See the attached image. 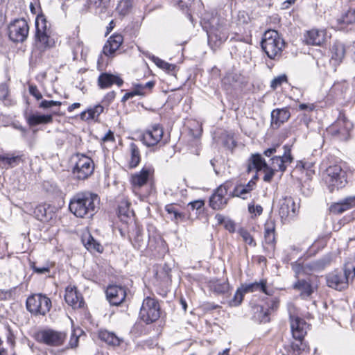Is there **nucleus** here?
Returning <instances> with one entry per match:
<instances>
[{
  "label": "nucleus",
  "instance_id": "aec40b11",
  "mask_svg": "<svg viewBox=\"0 0 355 355\" xmlns=\"http://www.w3.org/2000/svg\"><path fill=\"white\" fill-rule=\"evenodd\" d=\"M304 40L306 44L322 46L326 41L324 30L311 29L304 33Z\"/></svg>",
  "mask_w": 355,
  "mask_h": 355
},
{
  "label": "nucleus",
  "instance_id": "79ce46f5",
  "mask_svg": "<svg viewBox=\"0 0 355 355\" xmlns=\"http://www.w3.org/2000/svg\"><path fill=\"white\" fill-rule=\"evenodd\" d=\"M338 22L343 24H351L355 22V10L349 9L338 19Z\"/></svg>",
  "mask_w": 355,
  "mask_h": 355
},
{
  "label": "nucleus",
  "instance_id": "c756f323",
  "mask_svg": "<svg viewBox=\"0 0 355 355\" xmlns=\"http://www.w3.org/2000/svg\"><path fill=\"white\" fill-rule=\"evenodd\" d=\"M293 288L300 291V295L303 297H309L313 293L314 287L310 279H299L295 283Z\"/></svg>",
  "mask_w": 355,
  "mask_h": 355
},
{
  "label": "nucleus",
  "instance_id": "680f3d73",
  "mask_svg": "<svg viewBox=\"0 0 355 355\" xmlns=\"http://www.w3.org/2000/svg\"><path fill=\"white\" fill-rule=\"evenodd\" d=\"M238 21L241 24H248L250 21L248 13L245 11H239L238 13Z\"/></svg>",
  "mask_w": 355,
  "mask_h": 355
},
{
  "label": "nucleus",
  "instance_id": "bb28decb",
  "mask_svg": "<svg viewBox=\"0 0 355 355\" xmlns=\"http://www.w3.org/2000/svg\"><path fill=\"white\" fill-rule=\"evenodd\" d=\"M123 37L120 34H115L111 36L103 46V53L105 55H112L119 49L123 43Z\"/></svg>",
  "mask_w": 355,
  "mask_h": 355
},
{
  "label": "nucleus",
  "instance_id": "9d476101",
  "mask_svg": "<svg viewBox=\"0 0 355 355\" xmlns=\"http://www.w3.org/2000/svg\"><path fill=\"white\" fill-rule=\"evenodd\" d=\"M75 158L76 160L73 168V175L78 180L87 179L94 172V161L90 157L82 154H77Z\"/></svg>",
  "mask_w": 355,
  "mask_h": 355
},
{
  "label": "nucleus",
  "instance_id": "603ef678",
  "mask_svg": "<svg viewBox=\"0 0 355 355\" xmlns=\"http://www.w3.org/2000/svg\"><path fill=\"white\" fill-rule=\"evenodd\" d=\"M287 82V76L286 75H281L275 77L270 83V87L275 89L277 87L280 86L283 83Z\"/></svg>",
  "mask_w": 355,
  "mask_h": 355
},
{
  "label": "nucleus",
  "instance_id": "49530a36",
  "mask_svg": "<svg viewBox=\"0 0 355 355\" xmlns=\"http://www.w3.org/2000/svg\"><path fill=\"white\" fill-rule=\"evenodd\" d=\"M238 234L242 238L243 241L248 245L250 246L255 247L257 243L253 238V236L250 234V233L245 228H240L238 230Z\"/></svg>",
  "mask_w": 355,
  "mask_h": 355
},
{
  "label": "nucleus",
  "instance_id": "37998d69",
  "mask_svg": "<svg viewBox=\"0 0 355 355\" xmlns=\"http://www.w3.org/2000/svg\"><path fill=\"white\" fill-rule=\"evenodd\" d=\"M292 269L295 273L296 277H298L300 275L307 274L311 269V263L305 265L301 264L297 262L292 263Z\"/></svg>",
  "mask_w": 355,
  "mask_h": 355
},
{
  "label": "nucleus",
  "instance_id": "dca6fc26",
  "mask_svg": "<svg viewBox=\"0 0 355 355\" xmlns=\"http://www.w3.org/2000/svg\"><path fill=\"white\" fill-rule=\"evenodd\" d=\"M163 134L162 126L159 124H154L143 133L142 139L147 146H153L161 141Z\"/></svg>",
  "mask_w": 355,
  "mask_h": 355
},
{
  "label": "nucleus",
  "instance_id": "c85d7f7f",
  "mask_svg": "<svg viewBox=\"0 0 355 355\" xmlns=\"http://www.w3.org/2000/svg\"><path fill=\"white\" fill-rule=\"evenodd\" d=\"M50 206L46 205H40L34 210L35 218L42 222H49L52 219L53 213L49 210Z\"/></svg>",
  "mask_w": 355,
  "mask_h": 355
},
{
  "label": "nucleus",
  "instance_id": "0e129e2a",
  "mask_svg": "<svg viewBox=\"0 0 355 355\" xmlns=\"http://www.w3.org/2000/svg\"><path fill=\"white\" fill-rule=\"evenodd\" d=\"M279 147V145L276 144V145L273 146L272 147L266 149L263 152L264 155H266V157H270L272 155H273L274 153H275L277 152V148Z\"/></svg>",
  "mask_w": 355,
  "mask_h": 355
},
{
  "label": "nucleus",
  "instance_id": "4d7b16f0",
  "mask_svg": "<svg viewBox=\"0 0 355 355\" xmlns=\"http://www.w3.org/2000/svg\"><path fill=\"white\" fill-rule=\"evenodd\" d=\"M248 211L251 214H255L256 215H261L263 212V208L261 205H254V204H249Z\"/></svg>",
  "mask_w": 355,
  "mask_h": 355
},
{
  "label": "nucleus",
  "instance_id": "a18cd8bd",
  "mask_svg": "<svg viewBox=\"0 0 355 355\" xmlns=\"http://www.w3.org/2000/svg\"><path fill=\"white\" fill-rule=\"evenodd\" d=\"M130 202L127 200H122L119 205V215L120 217L129 218L132 214L130 209Z\"/></svg>",
  "mask_w": 355,
  "mask_h": 355
},
{
  "label": "nucleus",
  "instance_id": "1a4fd4ad",
  "mask_svg": "<svg viewBox=\"0 0 355 355\" xmlns=\"http://www.w3.org/2000/svg\"><path fill=\"white\" fill-rule=\"evenodd\" d=\"M26 307L33 314L45 315L50 311L51 301L46 295L35 294L28 297Z\"/></svg>",
  "mask_w": 355,
  "mask_h": 355
},
{
  "label": "nucleus",
  "instance_id": "5fc2aeb1",
  "mask_svg": "<svg viewBox=\"0 0 355 355\" xmlns=\"http://www.w3.org/2000/svg\"><path fill=\"white\" fill-rule=\"evenodd\" d=\"M90 6L96 8H101L104 9L107 7L109 0H88Z\"/></svg>",
  "mask_w": 355,
  "mask_h": 355
},
{
  "label": "nucleus",
  "instance_id": "052dcab7",
  "mask_svg": "<svg viewBox=\"0 0 355 355\" xmlns=\"http://www.w3.org/2000/svg\"><path fill=\"white\" fill-rule=\"evenodd\" d=\"M205 205V202L202 200H194L193 202H191L188 204V207H191V209H201Z\"/></svg>",
  "mask_w": 355,
  "mask_h": 355
},
{
  "label": "nucleus",
  "instance_id": "58836bf2",
  "mask_svg": "<svg viewBox=\"0 0 355 355\" xmlns=\"http://www.w3.org/2000/svg\"><path fill=\"white\" fill-rule=\"evenodd\" d=\"M254 318L260 322L265 323L270 321L269 315H270V312H269V309H265L263 306H256L254 308Z\"/></svg>",
  "mask_w": 355,
  "mask_h": 355
},
{
  "label": "nucleus",
  "instance_id": "412c9836",
  "mask_svg": "<svg viewBox=\"0 0 355 355\" xmlns=\"http://www.w3.org/2000/svg\"><path fill=\"white\" fill-rule=\"evenodd\" d=\"M59 109L53 110L49 114H30L26 115V119L30 126H35L40 124H48L53 121V115H58Z\"/></svg>",
  "mask_w": 355,
  "mask_h": 355
},
{
  "label": "nucleus",
  "instance_id": "ddd939ff",
  "mask_svg": "<svg viewBox=\"0 0 355 355\" xmlns=\"http://www.w3.org/2000/svg\"><path fill=\"white\" fill-rule=\"evenodd\" d=\"M48 22L44 15H38L35 19V38L40 42L42 47H50L53 45V42L50 38V27L47 25Z\"/></svg>",
  "mask_w": 355,
  "mask_h": 355
},
{
  "label": "nucleus",
  "instance_id": "a19ab883",
  "mask_svg": "<svg viewBox=\"0 0 355 355\" xmlns=\"http://www.w3.org/2000/svg\"><path fill=\"white\" fill-rule=\"evenodd\" d=\"M132 7L131 0H121L116 6V10L120 15L125 16L130 13Z\"/></svg>",
  "mask_w": 355,
  "mask_h": 355
},
{
  "label": "nucleus",
  "instance_id": "7ed1b4c3",
  "mask_svg": "<svg viewBox=\"0 0 355 355\" xmlns=\"http://www.w3.org/2000/svg\"><path fill=\"white\" fill-rule=\"evenodd\" d=\"M261 44L267 56L272 60L281 56L285 46L284 40L274 30H269L264 33Z\"/></svg>",
  "mask_w": 355,
  "mask_h": 355
},
{
  "label": "nucleus",
  "instance_id": "f704fd0d",
  "mask_svg": "<svg viewBox=\"0 0 355 355\" xmlns=\"http://www.w3.org/2000/svg\"><path fill=\"white\" fill-rule=\"evenodd\" d=\"M130 158L128 162L131 168L137 167L141 161L140 151L135 143H131L129 146Z\"/></svg>",
  "mask_w": 355,
  "mask_h": 355
},
{
  "label": "nucleus",
  "instance_id": "13d9d810",
  "mask_svg": "<svg viewBox=\"0 0 355 355\" xmlns=\"http://www.w3.org/2000/svg\"><path fill=\"white\" fill-rule=\"evenodd\" d=\"M116 93L114 91L108 92L103 98L102 103L105 105H109L114 99Z\"/></svg>",
  "mask_w": 355,
  "mask_h": 355
},
{
  "label": "nucleus",
  "instance_id": "338daca9",
  "mask_svg": "<svg viewBox=\"0 0 355 355\" xmlns=\"http://www.w3.org/2000/svg\"><path fill=\"white\" fill-rule=\"evenodd\" d=\"M300 343H293L291 345V348L293 349V350L295 352H297V355L300 354V352H301V350H304V348L303 349L302 348V341H300Z\"/></svg>",
  "mask_w": 355,
  "mask_h": 355
},
{
  "label": "nucleus",
  "instance_id": "a211bd4d",
  "mask_svg": "<svg viewBox=\"0 0 355 355\" xmlns=\"http://www.w3.org/2000/svg\"><path fill=\"white\" fill-rule=\"evenodd\" d=\"M291 328L293 338L302 341L306 334L309 324L299 317L291 316Z\"/></svg>",
  "mask_w": 355,
  "mask_h": 355
},
{
  "label": "nucleus",
  "instance_id": "a878e982",
  "mask_svg": "<svg viewBox=\"0 0 355 355\" xmlns=\"http://www.w3.org/2000/svg\"><path fill=\"white\" fill-rule=\"evenodd\" d=\"M290 116L291 114L288 108L275 109L271 112V125L275 128H278L287 121Z\"/></svg>",
  "mask_w": 355,
  "mask_h": 355
},
{
  "label": "nucleus",
  "instance_id": "e433bc0d",
  "mask_svg": "<svg viewBox=\"0 0 355 355\" xmlns=\"http://www.w3.org/2000/svg\"><path fill=\"white\" fill-rule=\"evenodd\" d=\"M165 210L171 215V219L176 223L185 220L186 216L184 213L178 211L173 205H167Z\"/></svg>",
  "mask_w": 355,
  "mask_h": 355
},
{
  "label": "nucleus",
  "instance_id": "de8ad7c7",
  "mask_svg": "<svg viewBox=\"0 0 355 355\" xmlns=\"http://www.w3.org/2000/svg\"><path fill=\"white\" fill-rule=\"evenodd\" d=\"M250 192L246 189L243 184L237 185L234 187L233 191L230 193V197H239L243 200L248 198Z\"/></svg>",
  "mask_w": 355,
  "mask_h": 355
},
{
  "label": "nucleus",
  "instance_id": "4be33fe9",
  "mask_svg": "<svg viewBox=\"0 0 355 355\" xmlns=\"http://www.w3.org/2000/svg\"><path fill=\"white\" fill-rule=\"evenodd\" d=\"M64 300L69 306L74 309L81 308L84 303L81 295L78 292L76 287H67Z\"/></svg>",
  "mask_w": 355,
  "mask_h": 355
},
{
  "label": "nucleus",
  "instance_id": "f257e3e1",
  "mask_svg": "<svg viewBox=\"0 0 355 355\" xmlns=\"http://www.w3.org/2000/svg\"><path fill=\"white\" fill-rule=\"evenodd\" d=\"M99 202V197L96 193L78 192L71 199L69 208L76 217L91 218L96 212Z\"/></svg>",
  "mask_w": 355,
  "mask_h": 355
},
{
  "label": "nucleus",
  "instance_id": "39448f33",
  "mask_svg": "<svg viewBox=\"0 0 355 355\" xmlns=\"http://www.w3.org/2000/svg\"><path fill=\"white\" fill-rule=\"evenodd\" d=\"M35 340L42 344L51 347L62 346L67 338V334L52 329H44L38 331L35 334Z\"/></svg>",
  "mask_w": 355,
  "mask_h": 355
},
{
  "label": "nucleus",
  "instance_id": "69168bd1",
  "mask_svg": "<svg viewBox=\"0 0 355 355\" xmlns=\"http://www.w3.org/2000/svg\"><path fill=\"white\" fill-rule=\"evenodd\" d=\"M132 92H137L139 96H145L146 95V92H144V89H143V84H137L135 85V88Z\"/></svg>",
  "mask_w": 355,
  "mask_h": 355
},
{
  "label": "nucleus",
  "instance_id": "8fccbe9b",
  "mask_svg": "<svg viewBox=\"0 0 355 355\" xmlns=\"http://www.w3.org/2000/svg\"><path fill=\"white\" fill-rule=\"evenodd\" d=\"M62 105V102L57 101H47L42 100L38 107L43 110H48L53 107H60Z\"/></svg>",
  "mask_w": 355,
  "mask_h": 355
},
{
  "label": "nucleus",
  "instance_id": "7c9ffc66",
  "mask_svg": "<svg viewBox=\"0 0 355 355\" xmlns=\"http://www.w3.org/2000/svg\"><path fill=\"white\" fill-rule=\"evenodd\" d=\"M104 111V106L100 104L93 107H89L87 110L80 113V119L84 121L96 120L97 121L99 115Z\"/></svg>",
  "mask_w": 355,
  "mask_h": 355
},
{
  "label": "nucleus",
  "instance_id": "b1692460",
  "mask_svg": "<svg viewBox=\"0 0 355 355\" xmlns=\"http://www.w3.org/2000/svg\"><path fill=\"white\" fill-rule=\"evenodd\" d=\"M354 207H355V196H348L339 202L333 203L329 209L334 214H340Z\"/></svg>",
  "mask_w": 355,
  "mask_h": 355
},
{
  "label": "nucleus",
  "instance_id": "09e8293b",
  "mask_svg": "<svg viewBox=\"0 0 355 355\" xmlns=\"http://www.w3.org/2000/svg\"><path fill=\"white\" fill-rule=\"evenodd\" d=\"M30 267L33 270L39 275L45 274L49 272L50 270L51 265L49 263H46L44 266H37V263L31 261L30 263Z\"/></svg>",
  "mask_w": 355,
  "mask_h": 355
},
{
  "label": "nucleus",
  "instance_id": "393cba45",
  "mask_svg": "<svg viewBox=\"0 0 355 355\" xmlns=\"http://www.w3.org/2000/svg\"><path fill=\"white\" fill-rule=\"evenodd\" d=\"M97 82L101 89H107L114 84L121 87L123 83V80L119 76L109 73H101Z\"/></svg>",
  "mask_w": 355,
  "mask_h": 355
},
{
  "label": "nucleus",
  "instance_id": "e2e57ef3",
  "mask_svg": "<svg viewBox=\"0 0 355 355\" xmlns=\"http://www.w3.org/2000/svg\"><path fill=\"white\" fill-rule=\"evenodd\" d=\"M78 339L79 337L77 336L76 331H73L69 343V347L71 348L76 347L78 346Z\"/></svg>",
  "mask_w": 355,
  "mask_h": 355
},
{
  "label": "nucleus",
  "instance_id": "423d86ee",
  "mask_svg": "<svg viewBox=\"0 0 355 355\" xmlns=\"http://www.w3.org/2000/svg\"><path fill=\"white\" fill-rule=\"evenodd\" d=\"M139 317L146 324H151L160 317V306L158 301L153 297H147L142 302Z\"/></svg>",
  "mask_w": 355,
  "mask_h": 355
},
{
  "label": "nucleus",
  "instance_id": "6e6d98bb",
  "mask_svg": "<svg viewBox=\"0 0 355 355\" xmlns=\"http://www.w3.org/2000/svg\"><path fill=\"white\" fill-rule=\"evenodd\" d=\"M28 91L30 94L34 96L37 100H41L42 98V95L36 85H29Z\"/></svg>",
  "mask_w": 355,
  "mask_h": 355
},
{
  "label": "nucleus",
  "instance_id": "864d4df0",
  "mask_svg": "<svg viewBox=\"0 0 355 355\" xmlns=\"http://www.w3.org/2000/svg\"><path fill=\"white\" fill-rule=\"evenodd\" d=\"M243 293H245L242 288L236 291L232 302V305L238 306L241 303L243 299Z\"/></svg>",
  "mask_w": 355,
  "mask_h": 355
},
{
  "label": "nucleus",
  "instance_id": "774afa93",
  "mask_svg": "<svg viewBox=\"0 0 355 355\" xmlns=\"http://www.w3.org/2000/svg\"><path fill=\"white\" fill-rule=\"evenodd\" d=\"M225 227L230 232H234L235 231V224L232 220H227L225 223Z\"/></svg>",
  "mask_w": 355,
  "mask_h": 355
},
{
  "label": "nucleus",
  "instance_id": "bf43d9fd",
  "mask_svg": "<svg viewBox=\"0 0 355 355\" xmlns=\"http://www.w3.org/2000/svg\"><path fill=\"white\" fill-rule=\"evenodd\" d=\"M279 300H278V298L273 297L268 302V308H266V309H269V312H270V311L277 310L279 307Z\"/></svg>",
  "mask_w": 355,
  "mask_h": 355
},
{
  "label": "nucleus",
  "instance_id": "6ab92c4d",
  "mask_svg": "<svg viewBox=\"0 0 355 355\" xmlns=\"http://www.w3.org/2000/svg\"><path fill=\"white\" fill-rule=\"evenodd\" d=\"M279 214L282 219L293 217L296 212V205L291 197H284L279 200Z\"/></svg>",
  "mask_w": 355,
  "mask_h": 355
},
{
  "label": "nucleus",
  "instance_id": "4468645a",
  "mask_svg": "<svg viewBox=\"0 0 355 355\" xmlns=\"http://www.w3.org/2000/svg\"><path fill=\"white\" fill-rule=\"evenodd\" d=\"M232 186L231 182H226L216 189L209 199V205L212 209H221L225 207L228 200L225 196L227 195L228 190Z\"/></svg>",
  "mask_w": 355,
  "mask_h": 355
},
{
  "label": "nucleus",
  "instance_id": "20e7f679",
  "mask_svg": "<svg viewBox=\"0 0 355 355\" xmlns=\"http://www.w3.org/2000/svg\"><path fill=\"white\" fill-rule=\"evenodd\" d=\"M322 180L331 193L345 186L344 172L339 165L329 166L322 174Z\"/></svg>",
  "mask_w": 355,
  "mask_h": 355
},
{
  "label": "nucleus",
  "instance_id": "c9c22d12",
  "mask_svg": "<svg viewBox=\"0 0 355 355\" xmlns=\"http://www.w3.org/2000/svg\"><path fill=\"white\" fill-rule=\"evenodd\" d=\"M242 289L244 293H252L254 291H262L266 294H268L266 291V281L261 280V282H255L248 284H244L242 286Z\"/></svg>",
  "mask_w": 355,
  "mask_h": 355
},
{
  "label": "nucleus",
  "instance_id": "cd10ccee",
  "mask_svg": "<svg viewBox=\"0 0 355 355\" xmlns=\"http://www.w3.org/2000/svg\"><path fill=\"white\" fill-rule=\"evenodd\" d=\"M331 62L334 66L339 65L345 55V45L340 42H335L331 48Z\"/></svg>",
  "mask_w": 355,
  "mask_h": 355
},
{
  "label": "nucleus",
  "instance_id": "5701e85b",
  "mask_svg": "<svg viewBox=\"0 0 355 355\" xmlns=\"http://www.w3.org/2000/svg\"><path fill=\"white\" fill-rule=\"evenodd\" d=\"M151 172L150 168L144 167L139 172L131 175L130 183L134 191L140 189L147 183Z\"/></svg>",
  "mask_w": 355,
  "mask_h": 355
},
{
  "label": "nucleus",
  "instance_id": "c03bdc74",
  "mask_svg": "<svg viewBox=\"0 0 355 355\" xmlns=\"http://www.w3.org/2000/svg\"><path fill=\"white\" fill-rule=\"evenodd\" d=\"M210 287L215 293L218 294L225 293L229 290V284L226 282L216 281L213 282Z\"/></svg>",
  "mask_w": 355,
  "mask_h": 355
},
{
  "label": "nucleus",
  "instance_id": "f3484780",
  "mask_svg": "<svg viewBox=\"0 0 355 355\" xmlns=\"http://www.w3.org/2000/svg\"><path fill=\"white\" fill-rule=\"evenodd\" d=\"M107 300L111 305L119 306L125 299V289L116 285L109 286L105 291Z\"/></svg>",
  "mask_w": 355,
  "mask_h": 355
},
{
  "label": "nucleus",
  "instance_id": "72a5a7b5",
  "mask_svg": "<svg viewBox=\"0 0 355 355\" xmlns=\"http://www.w3.org/2000/svg\"><path fill=\"white\" fill-rule=\"evenodd\" d=\"M275 225L272 220H268L265 224L264 228V239L265 242L268 245H273L275 241Z\"/></svg>",
  "mask_w": 355,
  "mask_h": 355
},
{
  "label": "nucleus",
  "instance_id": "473e14b6",
  "mask_svg": "<svg viewBox=\"0 0 355 355\" xmlns=\"http://www.w3.org/2000/svg\"><path fill=\"white\" fill-rule=\"evenodd\" d=\"M98 337L101 340L110 345L118 346L121 343V339L118 336H116L114 333L110 332L107 330L100 331L98 333Z\"/></svg>",
  "mask_w": 355,
  "mask_h": 355
},
{
  "label": "nucleus",
  "instance_id": "3c124183",
  "mask_svg": "<svg viewBox=\"0 0 355 355\" xmlns=\"http://www.w3.org/2000/svg\"><path fill=\"white\" fill-rule=\"evenodd\" d=\"M85 245L87 249H93L97 252H101L102 250V246L99 243H96L91 236L88 237Z\"/></svg>",
  "mask_w": 355,
  "mask_h": 355
},
{
  "label": "nucleus",
  "instance_id": "6e6552de",
  "mask_svg": "<svg viewBox=\"0 0 355 355\" xmlns=\"http://www.w3.org/2000/svg\"><path fill=\"white\" fill-rule=\"evenodd\" d=\"M255 170L257 172L263 170L265 173L263 181L269 182L272 179L275 170L269 167L266 160L259 153L252 154L247 162V172L249 173Z\"/></svg>",
  "mask_w": 355,
  "mask_h": 355
},
{
  "label": "nucleus",
  "instance_id": "0eeeda50",
  "mask_svg": "<svg viewBox=\"0 0 355 355\" xmlns=\"http://www.w3.org/2000/svg\"><path fill=\"white\" fill-rule=\"evenodd\" d=\"M351 275L354 277L350 263L347 262L345 265L344 272L334 270L327 275V284L329 287L341 291L347 286Z\"/></svg>",
  "mask_w": 355,
  "mask_h": 355
},
{
  "label": "nucleus",
  "instance_id": "f03ea898",
  "mask_svg": "<svg viewBox=\"0 0 355 355\" xmlns=\"http://www.w3.org/2000/svg\"><path fill=\"white\" fill-rule=\"evenodd\" d=\"M230 23L223 13L212 15L205 23L208 42L210 45L218 46L228 37Z\"/></svg>",
  "mask_w": 355,
  "mask_h": 355
},
{
  "label": "nucleus",
  "instance_id": "f8f14e48",
  "mask_svg": "<svg viewBox=\"0 0 355 355\" xmlns=\"http://www.w3.org/2000/svg\"><path fill=\"white\" fill-rule=\"evenodd\" d=\"M29 32V26L26 19H17L8 26V36L10 40L14 42H24Z\"/></svg>",
  "mask_w": 355,
  "mask_h": 355
},
{
  "label": "nucleus",
  "instance_id": "4c0bfd02",
  "mask_svg": "<svg viewBox=\"0 0 355 355\" xmlns=\"http://www.w3.org/2000/svg\"><path fill=\"white\" fill-rule=\"evenodd\" d=\"M150 59L160 69L167 71L168 73H174L176 68L175 64H170L155 55H153Z\"/></svg>",
  "mask_w": 355,
  "mask_h": 355
},
{
  "label": "nucleus",
  "instance_id": "2f4dec72",
  "mask_svg": "<svg viewBox=\"0 0 355 355\" xmlns=\"http://www.w3.org/2000/svg\"><path fill=\"white\" fill-rule=\"evenodd\" d=\"M21 159V157L19 155L15 156L11 154L0 155V167L3 168L15 167L19 164Z\"/></svg>",
  "mask_w": 355,
  "mask_h": 355
},
{
  "label": "nucleus",
  "instance_id": "ea45409f",
  "mask_svg": "<svg viewBox=\"0 0 355 355\" xmlns=\"http://www.w3.org/2000/svg\"><path fill=\"white\" fill-rule=\"evenodd\" d=\"M332 261V257L331 255L327 254L322 258L311 262V269L313 270H320L324 269L325 267L329 266Z\"/></svg>",
  "mask_w": 355,
  "mask_h": 355
},
{
  "label": "nucleus",
  "instance_id": "2eb2a0df",
  "mask_svg": "<svg viewBox=\"0 0 355 355\" xmlns=\"http://www.w3.org/2000/svg\"><path fill=\"white\" fill-rule=\"evenodd\" d=\"M284 153L282 155L274 156L270 159L269 167L275 171L284 172L287 165L291 164L293 157L291 155V148L288 146H284Z\"/></svg>",
  "mask_w": 355,
  "mask_h": 355
},
{
  "label": "nucleus",
  "instance_id": "9b49d317",
  "mask_svg": "<svg viewBox=\"0 0 355 355\" xmlns=\"http://www.w3.org/2000/svg\"><path fill=\"white\" fill-rule=\"evenodd\" d=\"M353 129V123L342 113H340L337 120L327 129L333 136L338 137L340 140H346Z\"/></svg>",
  "mask_w": 355,
  "mask_h": 355
}]
</instances>
